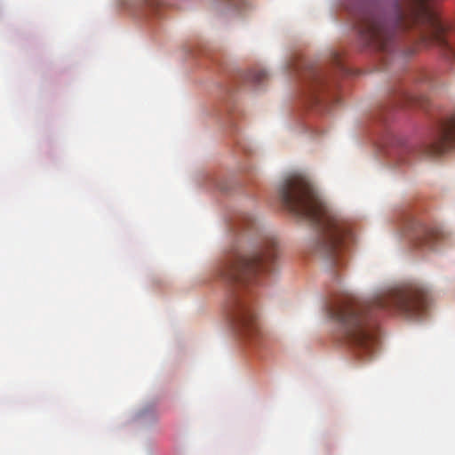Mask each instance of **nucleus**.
Wrapping results in <instances>:
<instances>
[{"label":"nucleus","instance_id":"13","mask_svg":"<svg viewBox=\"0 0 455 455\" xmlns=\"http://www.w3.org/2000/svg\"><path fill=\"white\" fill-rule=\"evenodd\" d=\"M405 98L408 100H411V101L414 100V99L412 97H411V96H405Z\"/></svg>","mask_w":455,"mask_h":455},{"label":"nucleus","instance_id":"1","mask_svg":"<svg viewBox=\"0 0 455 455\" xmlns=\"http://www.w3.org/2000/svg\"><path fill=\"white\" fill-rule=\"evenodd\" d=\"M429 305L427 291L418 283H404L361 302L350 294L335 299L328 307L329 316L339 323V335L355 355L369 359L377 346L375 319L380 313L411 319L422 317Z\"/></svg>","mask_w":455,"mask_h":455},{"label":"nucleus","instance_id":"8","mask_svg":"<svg viewBox=\"0 0 455 455\" xmlns=\"http://www.w3.org/2000/svg\"><path fill=\"white\" fill-rule=\"evenodd\" d=\"M443 236V233L438 228H427L424 230V237L421 244L430 249L434 248V241Z\"/></svg>","mask_w":455,"mask_h":455},{"label":"nucleus","instance_id":"3","mask_svg":"<svg viewBox=\"0 0 455 455\" xmlns=\"http://www.w3.org/2000/svg\"><path fill=\"white\" fill-rule=\"evenodd\" d=\"M283 206L293 214L309 220L318 228L315 253L332 267L345 265L344 248L352 234L342 220L318 196L306 176L287 175L278 188Z\"/></svg>","mask_w":455,"mask_h":455},{"label":"nucleus","instance_id":"7","mask_svg":"<svg viewBox=\"0 0 455 455\" xmlns=\"http://www.w3.org/2000/svg\"><path fill=\"white\" fill-rule=\"evenodd\" d=\"M246 6L245 0H217L216 8L222 13H235L242 12Z\"/></svg>","mask_w":455,"mask_h":455},{"label":"nucleus","instance_id":"2","mask_svg":"<svg viewBox=\"0 0 455 455\" xmlns=\"http://www.w3.org/2000/svg\"><path fill=\"white\" fill-rule=\"evenodd\" d=\"M430 0H395L390 12L363 7L356 14L355 27L363 44L380 52H391L401 35L421 28V39L438 45L443 54L455 61V43L446 36V28L430 7Z\"/></svg>","mask_w":455,"mask_h":455},{"label":"nucleus","instance_id":"10","mask_svg":"<svg viewBox=\"0 0 455 455\" xmlns=\"http://www.w3.org/2000/svg\"><path fill=\"white\" fill-rule=\"evenodd\" d=\"M267 78V73L263 69H254L250 73V79L255 84H261Z\"/></svg>","mask_w":455,"mask_h":455},{"label":"nucleus","instance_id":"5","mask_svg":"<svg viewBox=\"0 0 455 455\" xmlns=\"http://www.w3.org/2000/svg\"><path fill=\"white\" fill-rule=\"evenodd\" d=\"M455 147V113L443 121L431 142L421 146L419 154L437 156Z\"/></svg>","mask_w":455,"mask_h":455},{"label":"nucleus","instance_id":"6","mask_svg":"<svg viewBox=\"0 0 455 455\" xmlns=\"http://www.w3.org/2000/svg\"><path fill=\"white\" fill-rule=\"evenodd\" d=\"M303 80L307 84L309 90L315 92L316 89L324 84V74L316 67H307L302 73Z\"/></svg>","mask_w":455,"mask_h":455},{"label":"nucleus","instance_id":"11","mask_svg":"<svg viewBox=\"0 0 455 455\" xmlns=\"http://www.w3.org/2000/svg\"><path fill=\"white\" fill-rule=\"evenodd\" d=\"M413 153V149L409 148V147H403L401 149H399V151L397 152V156L399 158V162L401 164H405L407 163V156L411 155Z\"/></svg>","mask_w":455,"mask_h":455},{"label":"nucleus","instance_id":"12","mask_svg":"<svg viewBox=\"0 0 455 455\" xmlns=\"http://www.w3.org/2000/svg\"><path fill=\"white\" fill-rule=\"evenodd\" d=\"M422 79H423L424 81H426V82H427V81H428V77H427V75H425V74H424V75H422Z\"/></svg>","mask_w":455,"mask_h":455},{"label":"nucleus","instance_id":"9","mask_svg":"<svg viewBox=\"0 0 455 455\" xmlns=\"http://www.w3.org/2000/svg\"><path fill=\"white\" fill-rule=\"evenodd\" d=\"M160 4V0H136L134 5L136 8L147 10L155 12Z\"/></svg>","mask_w":455,"mask_h":455},{"label":"nucleus","instance_id":"4","mask_svg":"<svg viewBox=\"0 0 455 455\" xmlns=\"http://www.w3.org/2000/svg\"><path fill=\"white\" fill-rule=\"evenodd\" d=\"M278 255V243L265 237L250 253H236L224 266L221 275L228 283L229 293L225 311L233 327L243 335L252 336L259 329L257 315L250 297V286L261 275L269 273Z\"/></svg>","mask_w":455,"mask_h":455}]
</instances>
